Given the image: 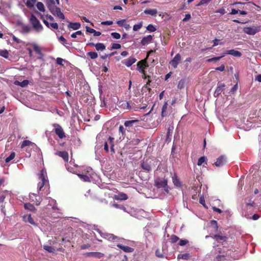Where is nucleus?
Returning <instances> with one entry per match:
<instances>
[{
  "mask_svg": "<svg viewBox=\"0 0 261 261\" xmlns=\"http://www.w3.org/2000/svg\"><path fill=\"white\" fill-rule=\"evenodd\" d=\"M137 60L134 57H130L125 60L123 63L127 67H129L136 62Z\"/></svg>",
  "mask_w": 261,
  "mask_h": 261,
  "instance_id": "22",
  "label": "nucleus"
},
{
  "mask_svg": "<svg viewBox=\"0 0 261 261\" xmlns=\"http://www.w3.org/2000/svg\"><path fill=\"white\" fill-rule=\"evenodd\" d=\"M154 52H155V50H150L147 53V57L145 59L141 61H139L137 63L138 68L141 70V69H145L146 67H148V65L146 63V60L148 57L149 55L153 54Z\"/></svg>",
  "mask_w": 261,
  "mask_h": 261,
  "instance_id": "7",
  "label": "nucleus"
},
{
  "mask_svg": "<svg viewBox=\"0 0 261 261\" xmlns=\"http://www.w3.org/2000/svg\"><path fill=\"white\" fill-rule=\"evenodd\" d=\"M81 23L79 22H69L68 28L72 29L74 30H77L81 28Z\"/></svg>",
  "mask_w": 261,
  "mask_h": 261,
  "instance_id": "31",
  "label": "nucleus"
},
{
  "mask_svg": "<svg viewBox=\"0 0 261 261\" xmlns=\"http://www.w3.org/2000/svg\"><path fill=\"white\" fill-rule=\"evenodd\" d=\"M117 246L120 249H122L125 252H132L134 249L133 248L128 246H125L121 244H118Z\"/></svg>",
  "mask_w": 261,
  "mask_h": 261,
  "instance_id": "27",
  "label": "nucleus"
},
{
  "mask_svg": "<svg viewBox=\"0 0 261 261\" xmlns=\"http://www.w3.org/2000/svg\"><path fill=\"white\" fill-rule=\"evenodd\" d=\"M121 47V45L119 43H113L111 44V48L114 49H119Z\"/></svg>",
  "mask_w": 261,
  "mask_h": 261,
  "instance_id": "54",
  "label": "nucleus"
},
{
  "mask_svg": "<svg viewBox=\"0 0 261 261\" xmlns=\"http://www.w3.org/2000/svg\"><path fill=\"white\" fill-rule=\"evenodd\" d=\"M15 156V153L14 152H12L11 154L7 157L5 159L6 163H8L9 162H10L11 160H12Z\"/></svg>",
  "mask_w": 261,
  "mask_h": 261,
  "instance_id": "50",
  "label": "nucleus"
},
{
  "mask_svg": "<svg viewBox=\"0 0 261 261\" xmlns=\"http://www.w3.org/2000/svg\"><path fill=\"white\" fill-rule=\"evenodd\" d=\"M260 30V28L258 27H245L243 29V32L248 35H254L256 33L258 32Z\"/></svg>",
  "mask_w": 261,
  "mask_h": 261,
  "instance_id": "6",
  "label": "nucleus"
},
{
  "mask_svg": "<svg viewBox=\"0 0 261 261\" xmlns=\"http://www.w3.org/2000/svg\"><path fill=\"white\" fill-rule=\"evenodd\" d=\"M209 207L210 208H211V209H212L214 211H215L216 212H222V211L221 209H220L219 208H217L216 206L212 205V204H210Z\"/></svg>",
  "mask_w": 261,
  "mask_h": 261,
  "instance_id": "58",
  "label": "nucleus"
},
{
  "mask_svg": "<svg viewBox=\"0 0 261 261\" xmlns=\"http://www.w3.org/2000/svg\"><path fill=\"white\" fill-rule=\"evenodd\" d=\"M228 54L231 55L235 57H240L242 56V54L240 51L238 50H235L234 49H230L227 51V53H225L224 55Z\"/></svg>",
  "mask_w": 261,
  "mask_h": 261,
  "instance_id": "28",
  "label": "nucleus"
},
{
  "mask_svg": "<svg viewBox=\"0 0 261 261\" xmlns=\"http://www.w3.org/2000/svg\"><path fill=\"white\" fill-rule=\"evenodd\" d=\"M19 25H20L21 30L20 33L22 34H28L30 32L31 27L28 25H25L22 23H19Z\"/></svg>",
  "mask_w": 261,
  "mask_h": 261,
  "instance_id": "18",
  "label": "nucleus"
},
{
  "mask_svg": "<svg viewBox=\"0 0 261 261\" xmlns=\"http://www.w3.org/2000/svg\"><path fill=\"white\" fill-rule=\"evenodd\" d=\"M53 126L55 127V133L59 137L60 139H63L66 137L65 133L61 127V126L57 123L53 124Z\"/></svg>",
  "mask_w": 261,
  "mask_h": 261,
  "instance_id": "4",
  "label": "nucleus"
},
{
  "mask_svg": "<svg viewBox=\"0 0 261 261\" xmlns=\"http://www.w3.org/2000/svg\"><path fill=\"white\" fill-rule=\"evenodd\" d=\"M199 202L204 206V207L206 208V209L208 210L209 207L206 205L205 203V200L203 198L200 197L199 199Z\"/></svg>",
  "mask_w": 261,
  "mask_h": 261,
  "instance_id": "60",
  "label": "nucleus"
},
{
  "mask_svg": "<svg viewBox=\"0 0 261 261\" xmlns=\"http://www.w3.org/2000/svg\"><path fill=\"white\" fill-rule=\"evenodd\" d=\"M112 206L116 208H119L123 211H126V208L122 204L114 202L112 204Z\"/></svg>",
  "mask_w": 261,
  "mask_h": 261,
  "instance_id": "39",
  "label": "nucleus"
},
{
  "mask_svg": "<svg viewBox=\"0 0 261 261\" xmlns=\"http://www.w3.org/2000/svg\"><path fill=\"white\" fill-rule=\"evenodd\" d=\"M144 13L147 15L151 16H155L158 13L156 9H146L144 10Z\"/></svg>",
  "mask_w": 261,
  "mask_h": 261,
  "instance_id": "34",
  "label": "nucleus"
},
{
  "mask_svg": "<svg viewBox=\"0 0 261 261\" xmlns=\"http://www.w3.org/2000/svg\"><path fill=\"white\" fill-rule=\"evenodd\" d=\"M225 161L224 156L221 155L217 159L216 162L214 163V165L217 167L222 166L224 164Z\"/></svg>",
  "mask_w": 261,
  "mask_h": 261,
  "instance_id": "25",
  "label": "nucleus"
},
{
  "mask_svg": "<svg viewBox=\"0 0 261 261\" xmlns=\"http://www.w3.org/2000/svg\"><path fill=\"white\" fill-rule=\"evenodd\" d=\"M77 176L80 178L81 180L85 182L90 181V178L87 175L82 174H77Z\"/></svg>",
  "mask_w": 261,
  "mask_h": 261,
  "instance_id": "40",
  "label": "nucleus"
},
{
  "mask_svg": "<svg viewBox=\"0 0 261 261\" xmlns=\"http://www.w3.org/2000/svg\"><path fill=\"white\" fill-rule=\"evenodd\" d=\"M142 27V23L140 22L138 24H136L133 26V30L134 31H137L140 30Z\"/></svg>",
  "mask_w": 261,
  "mask_h": 261,
  "instance_id": "51",
  "label": "nucleus"
},
{
  "mask_svg": "<svg viewBox=\"0 0 261 261\" xmlns=\"http://www.w3.org/2000/svg\"><path fill=\"white\" fill-rule=\"evenodd\" d=\"M34 145V143L32 142L31 141L29 140H24L21 144L20 147L21 148H23L26 146H31Z\"/></svg>",
  "mask_w": 261,
  "mask_h": 261,
  "instance_id": "38",
  "label": "nucleus"
},
{
  "mask_svg": "<svg viewBox=\"0 0 261 261\" xmlns=\"http://www.w3.org/2000/svg\"><path fill=\"white\" fill-rule=\"evenodd\" d=\"M180 61L181 56L179 54H177L173 59L170 62V64L174 68H176Z\"/></svg>",
  "mask_w": 261,
  "mask_h": 261,
  "instance_id": "12",
  "label": "nucleus"
},
{
  "mask_svg": "<svg viewBox=\"0 0 261 261\" xmlns=\"http://www.w3.org/2000/svg\"><path fill=\"white\" fill-rule=\"evenodd\" d=\"M152 38L153 36L150 35L144 37L141 41V44L142 45H145L150 43L152 40Z\"/></svg>",
  "mask_w": 261,
  "mask_h": 261,
  "instance_id": "20",
  "label": "nucleus"
},
{
  "mask_svg": "<svg viewBox=\"0 0 261 261\" xmlns=\"http://www.w3.org/2000/svg\"><path fill=\"white\" fill-rule=\"evenodd\" d=\"M88 256L94 257L97 258H100L104 256V254L101 252H92L88 253Z\"/></svg>",
  "mask_w": 261,
  "mask_h": 261,
  "instance_id": "32",
  "label": "nucleus"
},
{
  "mask_svg": "<svg viewBox=\"0 0 261 261\" xmlns=\"http://www.w3.org/2000/svg\"><path fill=\"white\" fill-rule=\"evenodd\" d=\"M94 229L96 230L100 234V236L105 239L111 240H114L116 238H117V237H116L113 234L101 232V231L99 229H98L95 226H94Z\"/></svg>",
  "mask_w": 261,
  "mask_h": 261,
  "instance_id": "9",
  "label": "nucleus"
},
{
  "mask_svg": "<svg viewBox=\"0 0 261 261\" xmlns=\"http://www.w3.org/2000/svg\"><path fill=\"white\" fill-rule=\"evenodd\" d=\"M30 199L36 203V205H39L40 203L41 198L39 196L34 193L30 194L29 195Z\"/></svg>",
  "mask_w": 261,
  "mask_h": 261,
  "instance_id": "17",
  "label": "nucleus"
},
{
  "mask_svg": "<svg viewBox=\"0 0 261 261\" xmlns=\"http://www.w3.org/2000/svg\"><path fill=\"white\" fill-rule=\"evenodd\" d=\"M7 192H0V212H4L5 210V203L4 200L6 198Z\"/></svg>",
  "mask_w": 261,
  "mask_h": 261,
  "instance_id": "11",
  "label": "nucleus"
},
{
  "mask_svg": "<svg viewBox=\"0 0 261 261\" xmlns=\"http://www.w3.org/2000/svg\"><path fill=\"white\" fill-rule=\"evenodd\" d=\"M189 241L187 240H180L179 242V245L180 246H183L188 244Z\"/></svg>",
  "mask_w": 261,
  "mask_h": 261,
  "instance_id": "62",
  "label": "nucleus"
},
{
  "mask_svg": "<svg viewBox=\"0 0 261 261\" xmlns=\"http://www.w3.org/2000/svg\"><path fill=\"white\" fill-rule=\"evenodd\" d=\"M30 21L31 24L33 25L34 29L38 31H41L43 29V27L40 23L39 20L37 18V17L33 14L31 15Z\"/></svg>",
  "mask_w": 261,
  "mask_h": 261,
  "instance_id": "3",
  "label": "nucleus"
},
{
  "mask_svg": "<svg viewBox=\"0 0 261 261\" xmlns=\"http://www.w3.org/2000/svg\"><path fill=\"white\" fill-rule=\"evenodd\" d=\"M46 6L49 11L53 9L55 7V2L54 0H46Z\"/></svg>",
  "mask_w": 261,
  "mask_h": 261,
  "instance_id": "33",
  "label": "nucleus"
},
{
  "mask_svg": "<svg viewBox=\"0 0 261 261\" xmlns=\"http://www.w3.org/2000/svg\"><path fill=\"white\" fill-rule=\"evenodd\" d=\"M36 2V0H28L26 2V6L29 8L34 7L35 3Z\"/></svg>",
  "mask_w": 261,
  "mask_h": 261,
  "instance_id": "47",
  "label": "nucleus"
},
{
  "mask_svg": "<svg viewBox=\"0 0 261 261\" xmlns=\"http://www.w3.org/2000/svg\"><path fill=\"white\" fill-rule=\"evenodd\" d=\"M43 247L45 250H46V251H47L49 253H53L55 251V249H54V248L50 246L44 245Z\"/></svg>",
  "mask_w": 261,
  "mask_h": 261,
  "instance_id": "46",
  "label": "nucleus"
},
{
  "mask_svg": "<svg viewBox=\"0 0 261 261\" xmlns=\"http://www.w3.org/2000/svg\"><path fill=\"white\" fill-rule=\"evenodd\" d=\"M131 216L135 217L139 220H142L143 218H147V213H142L143 215H141V213H130Z\"/></svg>",
  "mask_w": 261,
  "mask_h": 261,
  "instance_id": "30",
  "label": "nucleus"
},
{
  "mask_svg": "<svg viewBox=\"0 0 261 261\" xmlns=\"http://www.w3.org/2000/svg\"><path fill=\"white\" fill-rule=\"evenodd\" d=\"M172 179L173 183L175 186H176V187H181L182 186L181 182L178 178L176 173H174L172 177Z\"/></svg>",
  "mask_w": 261,
  "mask_h": 261,
  "instance_id": "24",
  "label": "nucleus"
},
{
  "mask_svg": "<svg viewBox=\"0 0 261 261\" xmlns=\"http://www.w3.org/2000/svg\"><path fill=\"white\" fill-rule=\"evenodd\" d=\"M167 179H164L163 180H156L155 181V186L158 188H165V190L167 192H168V190L167 188Z\"/></svg>",
  "mask_w": 261,
  "mask_h": 261,
  "instance_id": "10",
  "label": "nucleus"
},
{
  "mask_svg": "<svg viewBox=\"0 0 261 261\" xmlns=\"http://www.w3.org/2000/svg\"><path fill=\"white\" fill-rule=\"evenodd\" d=\"M216 258L218 261H225L229 259V257L226 255H218Z\"/></svg>",
  "mask_w": 261,
  "mask_h": 261,
  "instance_id": "42",
  "label": "nucleus"
},
{
  "mask_svg": "<svg viewBox=\"0 0 261 261\" xmlns=\"http://www.w3.org/2000/svg\"><path fill=\"white\" fill-rule=\"evenodd\" d=\"M252 214V213H243L242 216L246 218L247 219H252L253 220H256L260 217L257 213H254L253 215Z\"/></svg>",
  "mask_w": 261,
  "mask_h": 261,
  "instance_id": "16",
  "label": "nucleus"
},
{
  "mask_svg": "<svg viewBox=\"0 0 261 261\" xmlns=\"http://www.w3.org/2000/svg\"><path fill=\"white\" fill-rule=\"evenodd\" d=\"M111 36L113 38L119 39L121 37V35L119 33L116 32H113L111 33Z\"/></svg>",
  "mask_w": 261,
  "mask_h": 261,
  "instance_id": "55",
  "label": "nucleus"
},
{
  "mask_svg": "<svg viewBox=\"0 0 261 261\" xmlns=\"http://www.w3.org/2000/svg\"><path fill=\"white\" fill-rule=\"evenodd\" d=\"M34 50L35 51V53L41 56H43V54L42 53V49L40 47L38 46L36 44H32Z\"/></svg>",
  "mask_w": 261,
  "mask_h": 261,
  "instance_id": "36",
  "label": "nucleus"
},
{
  "mask_svg": "<svg viewBox=\"0 0 261 261\" xmlns=\"http://www.w3.org/2000/svg\"><path fill=\"white\" fill-rule=\"evenodd\" d=\"M114 139L113 137H109L108 139V141L105 143L104 149L107 152H109V146H110L111 151L113 153L115 152V150H114Z\"/></svg>",
  "mask_w": 261,
  "mask_h": 261,
  "instance_id": "5",
  "label": "nucleus"
},
{
  "mask_svg": "<svg viewBox=\"0 0 261 261\" xmlns=\"http://www.w3.org/2000/svg\"><path fill=\"white\" fill-rule=\"evenodd\" d=\"M114 198L117 200H125L128 199V196L126 194L121 192L115 195Z\"/></svg>",
  "mask_w": 261,
  "mask_h": 261,
  "instance_id": "19",
  "label": "nucleus"
},
{
  "mask_svg": "<svg viewBox=\"0 0 261 261\" xmlns=\"http://www.w3.org/2000/svg\"><path fill=\"white\" fill-rule=\"evenodd\" d=\"M132 103L131 101H122L119 102L120 107L124 109H131L132 106L130 104Z\"/></svg>",
  "mask_w": 261,
  "mask_h": 261,
  "instance_id": "21",
  "label": "nucleus"
},
{
  "mask_svg": "<svg viewBox=\"0 0 261 261\" xmlns=\"http://www.w3.org/2000/svg\"><path fill=\"white\" fill-rule=\"evenodd\" d=\"M55 154L62 158L65 162H68L69 160V154L66 151H57Z\"/></svg>",
  "mask_w": 261,
  "mask_h": 261,
  "instance_id": "13",
  "label": "nucleus"
},
{
  "mask_svg": "<svg viewBox=\"0 0 261 261\" xmlns=\"http://www.w3.org/2000/svg\"><path fill=\"white\" fill-rule=\"evenodd\" d=\"M0 56L8 59L9 56V51L7 49H0Z\"/></svg>",
  "mask_w": 261,
  "mask_h": 261,
  "instance_id": "43",
  "label": "nucleus"
},
{
  "mask_svg": "<svg viewBox=\"0 0 261 261\" xmlns=\"http://www.w3.org/2000/svg\"><path fill=\"white\" fill-rule=\"evenodd\" d=\"M214 238L217 241L218 240H224L225 239V237L220 236V235H215Z\"/></svg>",
  "mask_w": 261,
  "mask_h": 261,
  "instance_id": "63",
  "label": "nucleus"
},
{
  "mask_svg": "<svg viewBox=\"0 0 261 261\" xmlns=\"http://www.w3.org/2000/svg\"><path fill=\"white\" fill-rule=\"evenodd\" d=\"M147 30L150 31V32H153L156 31V28L154 27V25H153L151 24H150L147 27Z\"/></svg>",
  "mask_w": 261,
  "mask_h": 261,
  "instance_id": "53",
  "label": "nucleus"
},
{
  "mask_svg": "<svg viewBox=\"0 0 261 261\" xmlns=\"http://www.w3.org/2000/svg\"><path fill=\"white\" fill-rule=\"evenodd\" d=\"M14 84H15V85H18L21 87H25L28 85L29 81L27 80H25L21 82L16 81H15Z\"/></svg>",
  "mask_w": 261,
  "mask_h": 261,
  "instance_id": "35",
  "label": "nucleus"
},
{
  "mask_svg": "<svg viewBox=\"0 0 261 261\" xmlns=\"http://www.w3.org/2000/svg\"><path fill=\"white\" fill-rule=\"evenodd\" d=\"M211 225L212 227H213L215 230H217L218 229V226L217 224V221L215 220H212L211 221Z\"/></svg>",
  "mask_w": 261,
  "mask_h": 261,
  "instance_id": "57",
  "label": "nucleus"
},
{
  "mask_svg": "<svg viewBox=\"0 0 261 261\" xmlns=\"http://www.w3.org/2000/svg\"><path fill=\"white\" fill-rule=\"evenodd\" d=\"M167 106L168 103L167 101L165 102L164 104L163 105L162 109V116L163 117L166 116V110L167 109Z\"/></svg>",
  "mask_w": 261,
  "mask_h": 261,
  "instance_id": "45",
  "label": "nucleus"
},
{
  "mask_svg": "<svg viewBox=\"0 0 261 261\" xmlns=\"http://www.w3.org/2000/svg\"><path fill=\"white\" fill-rule=\"evenodd\" d=\"M155 162H158L156 159L148 158L143 160L141 162L140 166L143 170L149 172L151 170L152 167L155 166L154 163Z\"/></svg>",
  "mask_w": 261,
  "mask_h": 261,
  "instance_id": "2",
  "label": "nucleus"
},
{
  "mask_svg": "<svg viewBox=\"0 0 261 261\" xmlns=\"http://www.w3.org/2000/svg\"><path fill=\"white\" fill-rule=\"evenodd\" d=\"M87 45L95 46L97 51H102L106 49V46L102 43H97L96 44H94L93 42H90L88 43Z\"/></svg>",
  "mask_w": 261,
  "mask_h": 261,
  "instance_id": "15",
  "label": "nucleus"
},
{
  "mask_svg": "<svg viewBox=\"0 0 261 261\" xmlns=\"http://www.w3.org/2000/svg\"><path fill=\"white\" fill-rule=\"evenodd\" d=\"M45 173L46 172L44 169L41 170L39 174V179L41 181L38 182L37 189L38 193L45 190L44 194L47 195L49 193V185L48 179L45 178Z\"/></svg>",
  "mask_w": 261,
  "mask_h": 261,
  "instance_id": "1",
  "label": "nucleus"
},
{
  "mask_svg": "<svg viewBox=\"0 0 261 261\" xmlns=\"http://www.w3.org/2000/svg\"><path fill=\"white\" fill-rule=\"evenodd\" d=\"M51 27L53 29L57 30L58 29V24L57 23H50L49 24V28Z\"/></svg>",
  "mask_w": 261,
  "mask_h": 261,
  "instance_id": "64",
  "label": "nucleus"
},
{
  "mask_svg": "<svg viewBox=\"0 0 261 261\" xmlns=\"http://www.w3.org/2000/svg\"><path fill=\"white\" fill-rule=\"evenodd\" d=\"M205 161L206 158L205 156H201L198 159L197 165L198 166H201L203 163L205 162Z\"/></svg>",
  "mask_w": 261,
  "mask_h": 261,
  "instance_id": "52",
  "label": "nucleus"
},
{
  "mask_svg": "<svg viewBox=\"0 0 261 261\" xmlns=\"http://www.w3.org/2000/svg\"><path fill=\"white\" fill-rule=\"evenodd\" d=\"M50 12L54 15L59 18L64 19L65 16L64 14L61 12V9L58 7H55L50 11Z\"/></svg>",
  "mask_w": 261,
  "mask_h": 261,
  "instance_id": "8",
  "label": "nucleus"
},
{
  "mask_svg": "<svg viewBox=\"0 0 261 261\" xmlns=\"http://www.w3.org/2000/svg\"><path fill=\"white\" fill-rule=\"evenodd\" d=\"M144 236L146 239L149 241H151L153 239L152 233L149 231L148 229L146 227L144 228Z\"/></svg>",
  "mask_w": 261,
  "mask_h": 261,
  "instance_id": "29",
  "label": "nucleus"
},
{
  "mask_svg": "<svg viewBox=\"0 0 261 261\" xmlns=\"http://www.w3.org/2000/svg\"><path fill=\"white\" fill-rule=\"evenodd\" d=\"M24 208L25 210L29 211H34L35 210V206L33 204L30 203H25L24 204Z\"/></svg>",
  "mask_w": 261,
  "mask_h": 261,
  "instance_id": "37",
  "label": "nucleus"
},
{
  "mask_svg": "<svg viewBox=\"0 0 261 261\" xmlns=\"http://www.w3.org/2000/svg\"><path fill=\"white\" fill-rule=\"evenodd\" d=\"M190 255L189 253L179 254L177 256V259H182L183 260H188L189 259Z\"/></svg>",
  "mask_w": 261,
  "mask_h": 261,
  "instance_id": "41",
  "label": "nucleus"
},
{
  "mask_svg": "<svg viewBox=\"0 0 261 261\" xmlns=\"http://www.w3.org/2000/svg\"><path fill=\"white\" fill-rule=\"evenodd\" d=\"M155 255L160 258H164L165 255L162 253L159 249H157L155 251Z\"/></svg>",
  "mask_w": 261,
  "mask_h": 261,
  "instance_id": "56",
  "label": "nucleus"
},
{
  "mask_svg": "<svg viewBox=\"0 0 261 261\" xmlns=\"http://www.w3.org/2000/svg\"><path fill=\"white\" fill-rule=\"evenodd\" d=\"M171 243H176L178 240L179 238L175 235H172L170 238Z\"/></svg>",
  "mask_w": 261,
  "mask_h": 261,
  "instance_id": "59",
  "label": "nucleus"
},
{
  "mask_svg": "<svg viewBox=\"0 0 261 261\" xmlns=\"http://www.w3.org/2000/svg\"><path fill=\"white\" fill-rule=\"evenodd\" d=\"M224 56V55H223L221 56H220V57H213V58L207 59L206 60V62H212L213 61H217L220 60Z\"/></svg>",
  "mask_w": 261,
  "mask_h": 261,
  "instance_id": "49",
  "label": "nucleus"
},
{
  "mask_svg": "<svg viewBox=\"0 0 261 261\" xmlns=\"http://www.w3.org/2000/svg\"><path fill=\"white\" fill-rule=\"evenodd\" d=\"M139 122V120L138 119L127 120L124 122V125L126 127L130 128L133 127L135 124L138 123Z\"/></svg>",
  "mask_w": 261,
  "mask_h": 261,
  "instance_id": "23",
  "label": "nucleus"
},
{
  "mask_svg": "<svg viewBox=\"0 0 261 261\" xmlns=\"http://www.w3.org/2000/svg\"><path fill=\"white\" fill-rule=\"evenodd\" d=\"M225 87V85L224 84H220L218 85L215 90L214 95H216L217 96L219 95L223 90Z\"/></svg>",
  "mask_w": 261,
  "mask_h": 261,
  "instance_id": "26",
  "label": "nucleus"
},
{
  "mask_svg": "<svg viewBox=\"0 0 261 261\" xmlns=\"http://www.w3.org/2000/svg\"><path fill=\"white\" fill-rule=\"evenodd\" d=\"M87 55L91 59H95L98 57L97 53L94 51H89L87 53Z\"/></svg>",
  "mask_w": 261,
  "mask_h": 261,
  "instance_id": "44",
  "label": "nucleus"
},
{
  "mask_svg": "<svg viewBox=\"0 0 261 261\" xmlns=\"http://www.w3.org/2000/svg\"><path fill=\"white\" fill-rule=\"evenodd\" d=\"M22 219L25 222H28L34 226L37 225L30 214H27L22 216Z\"/></svg>",
  "mask_w": 261,
  "mask_h": 261,
  "instance_id": "14",
  "label": "nucleus"
},
{
  "mask_svg": "<svg viewBox=\"0 0 261 261\" xmlns=\"http://www.w3.org/2000/svg\"><path fill=\"white\" fill-rule=\"evenodd\" d=\"M37 9L41 12H44L45 8L42 2H38L36 5Z\"/></svg>",
  "mask_w": 261,
  "mask_h": 261,
  "instance_id": "48",
  "label": "nucleus"
},
{
  "mask_svg": "<svg viewBox=\"0 0 261 261\" xmlns=\"http://www.w3.org/2000/svg\"><path fill=\"white\" fill-rule=\"evenodd\" d=\"M212 0H201L197 6H201L204 4H207L210 3Z\"/></svg>",
  "mask_w": 261,
  "mask_h": 261,
  "instance_id": "61",
  "label": "nucleus"
}]
</instances>
